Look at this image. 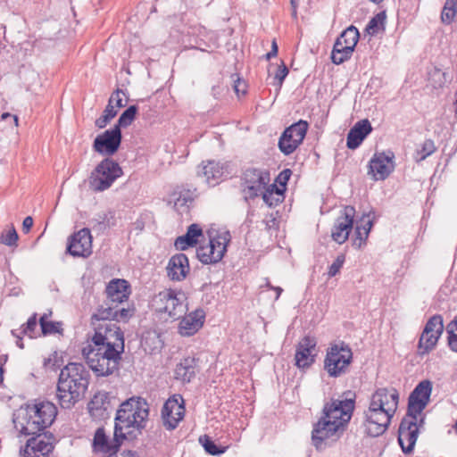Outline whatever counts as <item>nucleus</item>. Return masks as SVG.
I'll use <instances>...</instances> for the list:
<instances>
[{"instance_id": "c9c22d12", "label": "nucleus", "mask_w": 457, "mask_h": 457, "mask_svg": "<svg viewBox=\"0 0 457 457\" xmlns=\"http://www.w3.org/2000/svg\"><path fill=\"white\" fill-rule=\"evenodd\" d=\"M345 44L341 39L337 38L331 53L333 63L338 65L351 58L353 53L345 52Z\"/></svg>"}, {"instance_id": "e2e57ef3", "label": "nucleus", "mask_w": 457, "mask_h": 457, "mask_svg": "<svg viewBox=\"0 0 457 457\" xmlns=\"http://www.w3.org/2000/svg\"><path fill=\"white\" fill-rule=\"evenodd\" d=\"M291 2V4H292V7H293V14L295 16L296 15V7L298 5V2L299 0H290Z\"/></svg>"}, {"instance_id": "79ce46f5", "label": "nucleus", "mask_w": 457, "mask_h": 457, "mask_svg": "<svg viewBox=\"0 0 457 457\" xmlns=\"http://www.w3.org/2000/svg\"><path fill=\"white\" fill-rule=\"evenodd\" d=\"M137 112V107L136 105H130L121 113L114 127H118L120 129V128L129 126L135 120Z\"/></svg>"}, {"instance_id": "a18cd8bd", "label": "nucleus", "mask_w": 457, "mask_h": 457, "mask_svg": "<svg viewBox=\"0 0 457 457\" xmlns=\"http://www.w3.org/2000/svg\"><path fill=\"white\" fill-rule=\"evenodd\" d=\"M117 115V110L114 105L107 104L103 114L96 120V126L98 129H104Z\"/></svg>"}, {"instance_id": "052dcab7", "label": "nucleus", "mask_w": 457, "mask_h": 457, "mask_svg": "<svg viewBox=\"0 0 457 457\" xmlns=\"http://www.w3.org/2000/svg\"><path fill=\"white\" fill-rule=\"evenodd\" d=\"M241 86H245L244 83L241 82L240 80H237V82L234 86V89L237 94H238L241 91ZM242 92H245L244 87L242 88Z\"/></svg>"}, {"instance_id": "0e129e2a", "label": "nucleus", "mask_w": 457, "mask_h": 457, "mask_svg": "<svg viewBox=\"0 0 457 457\" xmlns=\"http://www.w3.org/2000/svg\"><path fill=\"white\" fill-rule=\"evenodd\" d=\"M122 457H136V453L132 451L124 452Z\"/></svg>"}, {"instance_id": "f704fd0d", "label": "nucleus", "mask_w": 457, "mask_h": 457, "mask_svg": "<svg viewBox=\"0 0 457 457\" xmlns=\"http://www.w3.org/2000/svg\"><path fill=\"white\" fill-rule=\"evenodd\" d=\"M360 37L359 30L353 25L349 26L346 29H345L340 36L337 37L341 39L345 46V52L353 53L354 48L358 43Z\"/></svg>"}, {"instance_id": "393cba45", "label": "nucleus", "mask_w": 457, "mask_h": 457, "mask_svg": "<svg viewBox=\"0 0 457 457\" xmlns=\"http://www.w3.org/2000/svg\"><path fill=\"white\" fill-rule=\"evenodd\" d=\"M120 305H100L96 312L94 313V317L100 318V320H110L111 321L127 322L132 317L134 310Z\"/></svg>"}, {"instance_id": "8fccbe9b", "label": "nucleus", "mask_w": 457, "mask_h": 457, "mask_svg": "<svg viewBox=\"0 0 457 457\" xmlns=\"http://www.w3.org/2000/svg\"><path fill=\"white\" fill-rule=\"evenodd\" d=\"M345 257L344 254H339L337 256L336 260L328 268V275L329 278L335 277L337 273H339L345 263Z\"/></svg>"}, {"instance_id": "dca6fc26", "label": "nucleus", "mask_w": 457, "mask_h": 457, "mask_svg": "<svg viewBox=\"0 0 457 457\" xmlns=\"http://www.w3.org/2000/svg\"><path fill=\"white\" fill-rule=\"evenodd\" d=\"M185 406L181 395H173L164 403L162 410V419L163 426L169 429H175L179 421L184 418Z\"/></svg>"}, {"instance_id": "338daca9", "label": "nucleus", "mask_w": 457, "mask_h": 457, "mask_svg": "<svg viewBox=\"0 0 457 457\" xmlns=\"http://www.w3.org/2000/svg\"><path fill=\"white\" fill-rule=\"evenodd\" d=\"M371 2L373 3H376V4H379L381 3L383 0H370Z\"/></svg>"}, {"instance_id": "0eeeda50", "label": "nucleus", "mask_w": 457, "mask_h": 457, "mask_svg": "<svg viewBox=\"0 0 457 457\" xmlns=\"http://www.w3.org/2000/svg\"><path fill=\"white\" fill-rule=\"evenodd\" d=\"M153 305L158 312L166 313L176 320L187 310V297L182 290L165 288L154 295Z\"/></svg>"}, {"instance_id": "58836bf2", "label": "nucleus", "mask_w": 457, "mask_h": 457, "mask_svg": "<svg viewBox=\"0 0 457 457\" xmlns=\"http://www.w3.org/2000/svg\"><path fill=\"white\" fill-rule=\"evenodd\" d=\"M436 147L432 139H426L420 147H418L413 155L417 162L424 161L428 156L435 153Z\"/></svg>"}, {"instance_id": "a878e982", "label": "nucleus", "mask_w": 457, "mask_h": 457, "mask_svg": "<svg viewBox=\"0 0 457 457\" xmlns=\"http://www.w3.org/2000/svg\"><path fill=\"white\" fill-rule=\"evenodd\" d=\"M179 322V333L184 337L195 334L204 325L205 313L202 309H196L187 315H183Z\"/></svg>"}, {"instance_id": "37998d69", "label": "nucleus", "mask_w": 457, "mask_h": 457, "mask_svg": "<svg viewBox=\"0 0 457 457\" xmlns=\"http://www.w3.org/2000/svg\"><path fill=\"white\" fill-rule=\"evenodd\" d=\"M199 442L204 446L205 452L211 455H220L226 451V447L217 445L214 441L206 435L200 436Z\"/></svg>"}, {"instance_id": "20e7f679", "label": "nucleus", "mask_w": 457, "mask_h": 457, "mask_svg": "<svg viewBox=\"0 0 457 457\" xmlns=\"http://www.w3.org/2000/svg\"><path fill=\"white\" fill-rule=\"evenodd\" d=\"M149 404L142 397H131L123 402L115 417V437H135L134 430L141 433L146 428ZM118 441V439H116Z\"/></svg>"}, {"instance_id": "423d86ee", "label": "nucleus", "mask_w": 457, "mask_h": 457, "mask_svg": "<svg viewBox=\"0 0 457 457\" xmlns=\"http://www.w3.org/2000/svg\"><path fill=\"white\" fill-rule=\"evenodd\" d=\"M94 335L88 345L124 352V334L120 328L110 320H100L92 315Z\"/></svg>"}, {"instance_id": "39448f33", "label": "nucleus", "mask_w": 457, "mask_h": 457, "mask_svg": "<svg viewBox=\"0 0 457 457\" xmlns=\"http://www.w3.org/2000/svg\"><path fill=\"white\" fill-rule=\"evenodd\" d=\"M122 353L115 349L93 347L88 344L81 350L86 363L96 377H108L117 372Z\"/></svg>"}, {"instance_id": "7c9ffc66", "label": "nucleus", "mask_w": 457, "mask_h": 457, "mask_svg": "<svg viewBox=\"0 0 457 457\" xmlns=\"http://www.w3.org/2000/svg\"><path fill=\"white\" fill-rule=\"evenodd\" d=\"M30 407L37 412L42 424L46 425L48 428L54 423L57 415V407L51 402L43 401L36 403Z\"/></svg>"}, {"instance_id": "2eb2a0df", "label": "nucleus", "mask_w": 457, "mask_h": 457, "mask_svg": "<svg viewBox=\"0 0 457 457\" xmlns=\"http://www.w3.org/2000/svg\"><path fill=\"white\" fill-rule=\"evenodd\" d=\"M66 252L73 257H88L92 253L90 229L83 228L68 238Z\"/></svg>"}, {"instance_id": "ddd939ff", "label": "nucleus", "mask_w": 457, "mask_h": 457, "mask_svg": "<svg viewBox=\"0 0 457 457\" xmlns=\"http://www.w3.org/2000/svg\"><path fill=\"white\" fill-rule=\"evenodd\" d=\"M242 185L245 198L257 197L270 182V172L257 168H247L242 174Z\"/></svg>"}, {"instance_id": "7ed1b4c3", "label": "nucleus", "mask_w": 457, "mask_h": 457, "mask_svg": "<svg viewBox=\"0 0 457 457\" xmlns=\"http://www.w3.org/2000/svg\"><path fill=\"white\" fill-rule=\"evenodd\" d=\"M90 373L86 366L79 362H69L60 371L56 396L63 409L72 408L84 398L87 391Z\"/></svg>"}, {"instance_id": "de8ad7c7", "label": "nucleus", "mask_w": 457, "mask_h": 457, "mask_svg": "<svg viewBox=\"0 0 457 457\" xmlns=\"http://www.w3.org/2000/svg\"><path fill=\"white\" fill-rule=\"evenodd\" d=\"M18 239L19 236L14 227L0 234V243L10 247H16Z\"/></svg>"}, {"instance_id": "680f3d73", "label": "nucleus", "mask_w": 457, "mask_h": 457, "mask_svg": "<svg viewBox=\"0 0 457 457\" xmlns=\"http://www.w3.org/2000/svg\"><path fill=\"white\" fill-rule=\"evenodd\" d=\"M270 288H272L273 290L276 291L277 293V295H276V299H278L279 297V295H281L283 289L279 287H271L270 285H268Z\"/></svg>"}, {"instance_id": "aec40b11", "label": "nucleus", "mask_w": 457, "mask_h": 457, "mask_svg": "<svg viewBox=\"0 0 457 457\" xmlns=\"http://www.w3.org/2000/svg\"><path fill=\"white\" fill-rule=\"evenodd\" d=\"M394 158L393 152L375 154L370 161L369 173L375 180L386 179L395 169Z\"/></svg>"}, {"instance_id": "e433bc0d", "label": "nucleus", "mask_w": 457, "mask_h": 457, "mask_svg": "<svg viewBox=\"0 0 457 457\" xmlns=\"http://www.w3.org/2000/svg\"><path fill=\"white\" fill-rule=\"evenodd\" d=\"M38 323L41 328L42 334L44 336L59 334L63 335V324L62 321H50L46 320V318L40 317Z\"/></svg>"}, {"instance_id": "69168bd1", "label": "nucleus", "mask_w": 457, "mask_h": 457, "mask_svg": "<svg viewBox=\"0 0 457 457\" xmlns=\"http://www.w3.org/2000/svg\"><path fill=\"white\" fill-rule=\"evenodd\" d=\"M53 312L52 310H48L47 312H45L41 317L46 318V320H48L50 317H52Z\"/></svg>"}, {"instance_id": "5701e85b", "label": "nucleus", "mask_w": 457, "mask_h": 457, "mask_svg": "<svg viewBox=\"0 0 457 457\" xmlns=\"http://www.w3.org/2000/svg\"><path fill=\"white\" fill-rule=\"evenodd\" d=\"M36 413L37 412L30 407V405H28L26 413L22 417V421H19V424L21 425L20 428H18V424L14 421L15 428L19 429L21 435L26 436H34V434L45 432L48 428L46 425L41 423L40 420L42 419Z\"/></svg>"}, {"instance_id": "603ef678", "label": "nucleus", "mask_w": 457, "mask_h": 457, "mask_svg": "<svg viewBox=\"0 0 457 457\" xmlns=\"http://www.w3.org/2000/svg\"><path fill=\"white\" fill-rule=\"evenodd\" d=\"M121 95H124V92L120 89H117L115 92H113L109 99V102H108V104H112L113 105V104H115V107L117 108H120L122 106H124L123 103H122V97L120 96Z\"/></svg>"}, {"instance_id": "bb28decb", "label": "nucleus", "mask_w": 457, "mask_h": 457, "mask_svg": "<svg viewBox=\"0 0 457 457\" xmlns=\"http://www.w3.org/2000/svg\"><path fill=\"white\" fill-rule=\"evenodd\" d=\"M371 131V124L367 119L356 122L347 134V147L356 149Z\"/></svg>"}, {"instance_id": "c03bdc74", "label": "nucleus", "mask_w": 457, "mask_h": 457, "mask_svg": "<svg viewBox=\"0 0 457 457\" xmlns=\"http://www.w3.org/2000/svg\"><path fill=\"white\" fill-rule=\"evenodd\" d=\"M109 406L108 396L106 394L98 393L94 395L92 400L88 403V409L90 411H106Z\"/></svg>"}, {"instance_id": "a19ab883", "label": "nucleus", "mask_w": 457, "mask_h": 457, "mask_svg": "<svg viewBox=\"0 0 457 457\" xmlns=\"http://www.w3.org/2000/svg\"><path fill=\"white\" fill-rule=\"evenodd\" d=\"M385 20V12H380L377 13L374 17L370 19V21L367 24L365 31L371 36L377 34L380 28L384 29Z\"/></svg>"}, {"instance_id": "3c124183", "label": "nucleus", "mask_w": 457, "mask_h": 457, "mask_svg": "<svg viewBox=\"0 0 457 457\" xmlns=\"http://www.w3.org/2000/svg\"><path fill=\"white\" fill-rule=\"evenodd\" d=\"M288 74V69L285 65L284 62L277 69L276 74L274 76V85L278 86L280 87L283 84L284 79Z\"/></svg>"}, {"instance_id": "6e6d98bb", "label": "nucleus", "mask_w": 457, "mask_h": 457, "mask_svg": "<svg viewBox=\"0 0 457 457\" xmlns=\"http://www.w3.org/2000/svg\"><path fill=\"white\" fill-rule=\"evenodd\" d=\"M33 226V219L30 216L26 217L22 222V230L24 233H29Z\"/></svg>"}, {"instance_id": "864d4df0", "label": "nucleus", "mask_w": 457, "mask_h": 457, "mask_svg": "<svg viewBox=\"0 0 457 457\" xmlns=\"http://www.w3.org/2000/svg\"><path fill=\"white\" fill-rule=\"evenodd\" d=\"M291 174H292V171H291L289 169H285L284 170H282V171L278 174V178H277L276 181H277L280 186L285 187V186L287 185V181L289 180Z\"/></svg>"}, {"instance_id": "4be33fe9", "label": "nucleus", "mask_w": 457, "mask_h": 457, "mask_svg": "<svg viewBox=\"0 0 457 457\" xmlns=\"http://www.w3.org/2000/svg\"><path fill=\"white\" fill-rule=\"evenodd\" d=\"M129 293V285L126 280L114 278L106 286V299L102 305L123 304L128 300Z\"/></svg>"}, {"instance_id": "49530a36", "label": "nucleus", "mask_w": 457, "mask_h": 457, "mask_svg": "<svg viewBox=\"0 0 457 457\" xmlns=\"http://www.w3.org/2000/svg\"><path fill=\"white\" fill-rule=\"evenodd\" d=\"M446 332L450 349L457 353V315L447 324Z\"/></svg>"}, {"instance_id": "2f4dec72", "label": "nucleus", "mask_w": 457, "mask_h": 457, "mask_svg": "<svg viewBox=\"0 0 457 457\" xmlns=\"http://www.w3.org/2000/svg\"><path fill=\"white\" fill-rule=\"evenodd\" d=\"M196 360L194 357H186L177 364L175 375L177 379L189 383L195 376Z\"/></svg>"}, {"instance_id": "4468645a", "label": "nucleus", "mask_w": 457, "mask_h": 457, "mask_svg": "<svg viewBox=\"0 0 457 457\" xmlns=\"http://www.w3.org/2000/svg\"><path fill=\"white\" fill-rule=\"evenodd\" d=\"M418 434V415H409L407 412L398 429V443L404 453H411L413 451Z\"/></svg>"}, {"instance_id": "f257e3e1", "label": "nucleus", "mask_w": 457, "mask_h": 457, "mask_svg": "<svg viewBox=\"0 0 457 457\" xmlns=\"http://www.w3.org/2000/svg\"><path fill=\"white\" fill-rule=\"evenodd\" d=\"M355 407V394L347 391L340 398L324 403L321 416L312 425V445L319 451L334 445L344 435Z\"/></svg>"}, {"instance_id": "a211bd4d", "label": "nucleus", "mask_w": 457, "mask_h": 457, "mask_svg": "<svg viewBox=\"0 0 457 457\" xmlns=\"http://www.w3.org/2000/svg\"><path fill=\"white\" fill-rule=\"evenodd\" d=\"M432 383L429 380L420 382L411 393L408 401L407 412L409 415H420L429 402Z\"/></svg>"}, {"instance_id": "f3484780", "label": "nucleus", "mask_w": 457, "mask_h": 457, "mask_svg": "<svg viewBox=\"0 0 457 457\" xmlns=\"http://www.w3.org/2000/svg\"><path fill=\"white\" fill-rule=\"evenodd\" d=\"M121 138V130L118 127H113L95 138L93 148L100 154L112 155L118 151Z\"/></svg>"}, {"instance_id": "f8f14e48", "label": "nucleus", "mask_w": 457, "mask_h": 457, "mask_svg": "<svg viewBox=\"0 0 457 457\" xmlns=\"http://www.w3.org/2000/svg\"><path fill=\"white\" fill-rule=\"evenodd\" d=\"M444 331L443 318L436 314L426 323L418 343L417 353L420 356L429 353L436 345Z\"/></svg>"}, {"instance_id": "f03ea898", "label": "nucleus", "mask_w": 457, "mask_h": 457, "mask_svg": "<svg viewBox=\"0 0 457 457\" xmlns=\"http://www.w3.org/2000/svg\"><path fill=\"white\" fill-rule=\"evenodd\" d=\"M399 402L395 388H378L371 395L367 411H364V427L368 436L377 437L388 428Z\"/></svg>"}, {"instance_id": "b1692460", "label": "nucleus", "mask_w": 457, "mask_h": 457, "mask_svg": "<svg viewBox=\"0 0 457 457\" xmlns=\"http://www.w3.org/2000/svg\"><path fill=\"white\" fill-rule=\"evenodd\" d=\"M167 275L173 281L184 280L189 270L188 258L185 253H177L173 255L167 265Z\"/></svg>"}, {"instance_id": "6ab92c4d", "label": "nucleus", "mask_w": 457, "mask_h": 457, "mask_svg": "<svg viewBox=\"0 0 457 457\" xmlns=\"http://www.w3.org/2000/svg\"><path fill=\"white\" fill-rule=\"evenodd\" d=\"M355 209L351 205L345 206L342 214L336 220L331 237L338 244L345 243L353 228Z\"/></svg>"}, {"instance_id": "9d476101", "label": "nucleus", "mask_w": 457, "mask_h": 457, "mask_svg": "<svg viewBox=\"0 0 457 457\" xmlns=\"http://www.w3.org/2000/svg\"><path fill=\"white\" fill-rule=\"evenodd\" d=\"M230 241L228 231L218 234L210 239L207 245H201L196 249V257L204 264L219 262L227 251V245Z\"/></svg>"}, {"instance_id": "412c9836", "label": "nucleus", "mask_w": 457, "mask_h": 457, "mask_svg": "<svg viewBox=\"0 0 457 457\" xmlns=\"http://www.w3.org/2000/svg\"><path fill=\"white\" fill-rule=\"evenodd\" d=\"M317 341L313 337L305 336L296 345L295 361L299 369L309 368L314 361L316 354L313 353Z\"/></svg>"}, {"instance_id": "4d7b16f0", "label": "nucleus", "mask_w": 457, "mask_h": 457, "mask_svg": "<svg viewBox=\"0 0 457 457\" xmlns=\"http://www.w3.org/2000/svg\"><path fill=\"white\" fill-rule=\"evenodd\" d=\"M7 361V356L0 357V384L3 383L4 380V368L2 361L5 362Z\"/></svg>"}, {"instance_id": "bf43d9fd", "label": "nucleus", "mask_w": 457, "mask_h": 457, "mask_svg": "<svg viewBox=\"0 0 457 457\" xmlns=\"http://www.w3.org/2000/svg\"><path fill=\"white\" fill-rule=\"evenodd\" d=\"M7 118H12L15 122V125H18V117L16 115H12L8 112H4L2 114V120H6Z\"/></svg>"}, {"instance_id": "13d9d810", "label": "nucleus", "mask_w": 457, "mask_h": 457, "mask_svg": "<svg viewBox=\"0 0 457 457\" xmlns=\"http://www.w3.org/2000/svg\"><path fill=\"white\" fill-rule=\"evenodd\" d=\"M12 335L18 338L16 341V345L21 349L24 348L22 338L16 333V330H12Z\"/></svg>"}, {"instance_id": "473e14b6", "label": "nucleus", "mask_w": 457, "mask_h": 457, "mask_svg": "<svg viewBox=\"0 0 457 457\" xmlns=\"http://www.w3.org/2000/svg\"><path fill=\"white\" fill-rule=\"evenodd\" d=\"M373 221L369 218V215L363 214L361 220L357 222L355 228V237L353 238V245L356 248H361L366 244L370 231L372 228Z\"/></svg>"}, {"instance_id": "72a5a7b5", "label": "nucleus", "mask_w": 457, "mask_h": 457, "mask_svg": "<svg viewBox=\"0 0 457 457\" xmlns=\"http://www.w3.org/2000/svg\"><path fill=\"white\" fill-rule=\"evenodd\" d=\"M92 228L97 231H104L107 228H112L117 225V219L115 212L108 211L106 212L99 213L96 218L90 220Z\"/></svg>"}, {"instance_id": "cd10ccee", "label": "nucleus", "mask_w": 457, "mask_h": 457, "mask_svg": "<svg viewBox=\"0 0 457 457\" xmlns=\"http://www.w3.org/2000/svg\"><path fill=\"white\" fill-rule=\"evenodd\" d=\"M113 437V442L110 443L108 440V437L105 435V431L104 428H98L95 433L94 440H93V447L94 451L96 452H102L104 453H109L112 454L113 453H116L122 441L125 438H117Z\"/></svg>"}, {"instance_id": "c85d7f7f", "label": "nucleus", "mask_w": 457, "mask_h": 457, "mask_svg": "<svg viewBox=\"0 0 457 457\" xmlns=\"http://www.w3.org/2000/svg\"><path fill=\"white\" fill-rule=\"evenodd\" d=\"M224 174V168L220 162L215 161L203 162L199 167L197 175L204 178L207 184L216 186Z\"/></svg>"}, {"instance_id": "774afa93", "label": "nucleus", "mask_w": 457, "mask_h": 457, "mask_svg": "<svg viewBox=\"0 0 457 457\" xmlns=\"http://www.w3.org/2000/svg\"><path fill=\"white\" fill-rule=\"evenodd\" d=\"M453 428H454L455 431L457 432V420H456V422H455Z\"/></svg>"}, {"instance_id": "5fc2aeb1", "label": "nucleus", "mask_w": 457, "mask_h": 457, "mask_svg": "<svg viewBox=\"0 0 457 457\" xmlns=\"http://www.w3.org/2000/svg\"><path fill=\"white\" fill-rule=\"evenodd\" d=\"M278 45H277V42H276V39L274 38L272 40V43H271V50L266 54V59L267 60H270L275 56H277L278 54Z\"/></svg>"}, {"instance_id": "6e6552de", "label": "nucleus", "mask_w": 457, "mask_h": 457, "mask_svg": "<svg viewBox=\"0 0 457 457\" xmlns=\"http://www.w3.org/2000/svg\"><path fill=\"white\" fill-rule=\"evenodd\" d=\"M353 361V352L349 345L344 341L331 344L327 349L324 369L328 375L337 378L347 371Z\"/></svg>"}, {"instance_id": "4c0bfd02", "label": "nucleus", "mask_w": 457, "mask_h": 457, "mask_svg": "<svg viewBox=\"0 0 457 457\" xmlns=\"http://www.w3.org/2000/svg\"><path fill=\"white\" fill-rule=\"evenodd\" d=\"M271 187L272 189H266L262 193V199L270 207H275L282 201L284 191L278 189L276 185H271Z\"/></svg>"}, {"instance_id": "c756f323", "label": "nucleus", "mask_w": 457, "mask_h": 457, "mask_svg": "<svg viewBox=\"0 0 457 457\" xmlns=\"http://www.w3.org/2000/svg\"><path fill=\"white\" fill-rule=\"evenodd\" d=\"M200 237H203L202 228L198 224L193 223L188 226L185 235L176 238L174 245L178 250H187L188 247L195 246Z\"/></svg>"}, {"instance_id": "1a4fd4ad", "label": "nucleus", "mask_w": 457, "mask_h": 457, "mask_svg": "<svg viewBox=\"0 0 457 457\" xmlns=\"http://www.w3.org/2000/svg\"><path fill=\"white\" fill-rule=\"evenodd\" d=\"M123 174L120 164L111 158L104 159L91 172L89 187L95 192H103L112 187Z\"/></svg>"}, {"instance_id": "09e8293b", "label": "nucleus", "mask_w": 457, "mask_h": 457, "mask_svg": "<svg viewBox=\"0 0 457 457\" xmlns=\"http://www.w3.org/2000/svg\"><path fill=\"white\" fill-rule=\"evenodd\" d=\"M37 325V313H33L28 320V321L21 326V334L28 335L30 337H33L32 334L34 333Z\"/></svg>"}, {"instance_id": "ea45409f", "label": "nucleus", "mask_w": 457, "mask_h": 457, "mask_svg": "<svg viewBox=\"0 0 457 457\" xmlns=\"http://www.w3.org/2000/svg\"><path fill=\"white\" fill-rule=\"evenodd\" d=\"M457 12V0H446L441 12V20L445 24L453 21Z\"/></svg>"}, {"instance_id": "9b49d317", "label": "nucleus", "mask_w": 457, "mask_h": 457, "mask_svg": "<svg viewBox=\"0 0 457 457\" xmlns=\"http://www.w3.org/2000/svg\"><path fill=\"white\" fill-rule=\"evenodd\" d=\"M308 128V122L303 120L287 127L278 139V146L280 152L285 155L293 154L303 143Z\"/></svg>"}]
</instances>
